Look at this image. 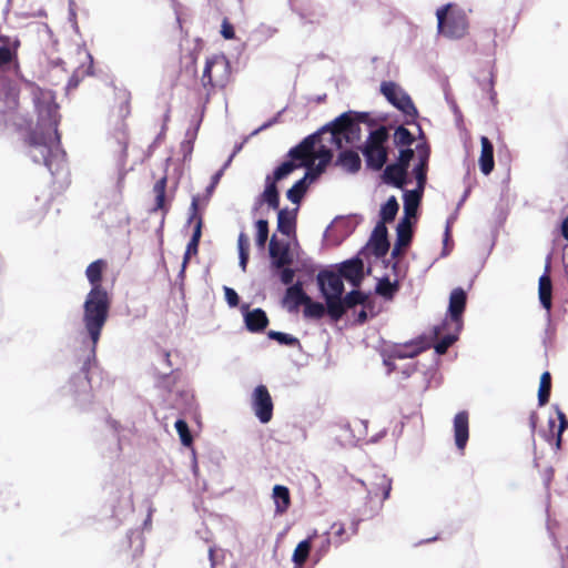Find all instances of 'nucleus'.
Returning <instances> with one entry per match:
<instances>
[{"instance_id": "nucleus-18", "label": "nucleus", "mask_w": 568, "mask_h": 568, "mask_svg": "<svg viewBox=\"0 0 568 568\" xmlns=\"http://www.w3.org/2000/svg\"><path fill=\"white\" fill-rule=\"evenodd\" d=\"M550 261H551V256L548 255V257L546 260L545 272L539 277V282H538L539 301H540L541 306L547 312H550V310L552 307V283H551V278H550Z\"/></svg>"}, {"instance_id": "nucleus-47", "label": "nucleus", "mask_w": 568, "mask_h": 568, "mask_svg": "<svg viewBox=\"0 0 568 568\" xmlns=\"http://www.w3.org/2000/svg\"><path fill=\"white\" fill-rule=\"evenodd\" d=\"M457 341V335L448 334L442 337L434 346L437 354L443 355Z\"/></svg>"}, {"instance_id": "nucleus-45", "label": "nucleus", "mask_w": 568, "mask_h": 568, "mask_svg": "<svg viewBox=\"0 0 568 568\" xmlns=\"http://www.w3.org/2000/svg\"><path fill=\"white\" fill-rule=\"evenodd\" d=\"M256 237L255 242L260 248H264L268 239V222L266 220H258L256 223Z\"/></svg>"}, {"instance_id": "nucleus-59", "label": "nucleus", "mask_w": 568, "mask_h": 568, "mask_svg": "<svg viewBox=\"0 0 568 568\" xmlns=\"http://www.w3.org/2000/svg\"><path fill=\"white\" fill-rule=\"evenodd\" d=\"M179 375L176 374L175 371H172L170 374H164L162 376V379H163V383L164 382H169L170 379H173V382L175 383V381L178 379Z\"/></svg>"}, {"instance_id": "nucleus-62", "label": "nucleus", "mask_w": 568, "mask_h": 568, "mask_svg": "<svg viewBox=\"0 0 568 568\" xmlns=\"http://www.w3.org/2000/svg\"><path fill=\"white\" fill-rule=\"evenodd\" d=\"M223 174V170H220L219 172H216L213 178H212V184H211V187L213 189L220 181L221 176Z\"/></svg>"}, {"instance_id": "nucleus-52", "label": "nucleus", "mask_w": 568, "mask_h": 568, "mask_svg": "<svg viewBox=\"0 0 568 568\" xmlns=\"http://www.w3.org/2000/svg\"><path fill=\"white\" fill-rule=\"evenodd\" d=\"M237 248H239V254H243V253L250 254V240L245 232H241L239 234Z\"/></svg>"}, {"instance_id": "nucleus-48", "label": "nucleus", "mask_w": 568, "mask_h": 568, "mask_svg": "<svg viewBox=\"0 0 568 568\" xmlns=\"http://www.w3.org/2000/svg\"><path fill=\"white\" fill-rule=\"evenodd\" d=\"M557 415H558V419H559V426L557 429L555 446H556V449H560L561 440H562V433L568 428V419H567L565 413L561 410H558Z\"/></svg>"}, {"instance_id": "nucleus-5", "label": "nucleus", "mask_w": 568, "mask_h": 568, "mask_svg": "<svg viewBox=\"0 0 568 568\" xmlns=\"http://www.w3.org/2000/svg\"><path fill=\"white\" fill-rule=\"evenodd\" d=\"M359 123L373 124L367 112H344L329 124L324 131L329 133V143L342 149L344 143H354L361 139Z\"/></svg>"}, {"instance_id": "nucleus-21", "label": "nucleus", "mask_w": 568, "mask_h": 568, "mask_svg": "<svg viewBox=\"0 0 568 568\" xmlns=\"http://www.w3.org/2000/svg\"><path fill=\"white\" fill-rule=\"evenodd\" d=\"M191 211H192L191 219H196V223H195V226H194V231H193L192 237H191V240H190V242H189V244L186 246V252H185V255H184V262H186V260L189 258V256L191 254H196L197 253V247H199L200 239H201V235H202L203 220H202V216L197 214V211H199V197L197 196H194L192 199Z\"/></svg>"}, {"instance_id": "nucleus-60", "label": "nucleus", "mask_w": 568, "mask_h": 568, "mask_svg": "<svg viewBox=\"0 0 568 568\" xmlns=\"http://www.w3.org/2000/svg\"><path fill=\"white\" fill-rule=\"evenodd\" d=\"M537 420H538V416L535 412H532L529 416V424H530L532 432L536 429Z\"/></svg>"}, {"instance_id": "nucleus-49", "label": "nucleus", "mask_w": 568, "mask_h": 568, "mask_svg": "<svg viewBox=\"0 0 568 568\" xmlns=\"http://www.w3.org/2000/svg\"><path fill=\"white\" fill-rule=\"evenodd\" d=\"M17 59V50L7 45L0 47V68L10 64Z\"/></svg>"}, {"instance_id": "nucleus-44", "label": "nucleus", "mask_w": 568, "mask_h": 568, "mask_svg": "<svg viewBox=\"0 0 568 568\" xmlns=\"http://www.w3.org/2000/svg\"><path fill=\"white\" fill-rule=\"evenodd\" d=\"M174 426L180 436L181 443L184 446L190 447L193 444V437L189 429L187 423L184 419H178Z\"/></svg>"}, {"instance_id": "nucleus-12", "label": "nucleus", "mask_w": 568, "mask_h": 568, "mask_svg": "<svg viewBox=\"0 0 568 568\" xmlns=\"http://www.w3.org/2000/svg\"><path fill=\"white\" fill-rule=\"evenodd\" d=\"M251 404L255 416L261 423L266 424L272 419L274 405L265 385H258L254 388Z\"/></svg>"}, {"instance_id": "nucleus-3", "label": "nucleus", "mask_w": 568, "mask_h": 568, "mask_svg": "<svg viewBox=\"0 0 568 568\" xmlns=\"http://www.w3.org/2000/svg\"><path fill=\"white\" fill-rule=\"evenodd\" d=\"M131 114V92L125 89L114 91V103L110 114L113 132L109 138V146L123 165L128 158L129 130L125 119Z\"/></svg>"}, {"instance_id": "nucleus-57", "label": "nucleus", "mask_w": 568, "mask_h": 568, "mask_svg": "<svg viewBox=\"0 0 568 568\" xmlns=\"http://www.w3.org/2000/svg\"><path fill=\"white\" fill-rule=\"evenodd\" d=\"M333 542L332 538L329 537H326L324 540H323V544L320 548V551L322 554H326L328 550H329V547H331V544Z\"/></svg>"}, {"instance_id": "nucleus-22", "label": "nucleus", "mask_w": 568, "mask_h": 568, "mask_svg": "<svg viewBox=\"0 0 568 568\" xmlns=\"http://www.w3.org/2000/svg\"><path fill=\"white\" fill-rule=\"evenodd\" d=\"M373 253L376 257H384L389 251L387 239V227L383 223H377L371 236Z\"/></svg>"}, {"instance_id": "nucleus-29", "label": "nucleus", "mask_w": 568, "mask_h": 568, "mask_svg": "<svg viewBox=\"0 0 568 568\" xmlns=\"http://www.w3.org/2000/svg\"><path fill=\"white\" fill-rule=\"evenodd\" d=\"M272 498L275 504V513L278 515L285 514L291 506V494L286 486L275 485L273 487Z\"/></svg>"}, {"instance_id": "nucleus-61", "label": "nucleus", "mask_w": 568, "mask_h": 568, "mask_svg": "<svg viewBox=\"0 0 568 568\" xmlns=\"http://www.w3.org/2000/svg\"><path fill=\"white\" fill-rule=\"evenodd\" d=\"M366 320H367V313H366V311H365V310H362V311L358 313V315H357L356 322H357L358 324H363V323H365V322H366Z\"/></svg>"}, {"instance_id": "nucleus-7", "label": "nucleus", "mask_w": 568, "mask_h": 568, "mask_svg": "<svg viewBox=\"0 0 568 568\" xmlns=\"http://www.w3.org/2000/svg\"><path fill=\"white\" fill-rule=\"evenodd\" d=\"M326 134L329 136V133L325 132L323 128L321 131L306 136L298 143L303 144L307 141L311 144L304 161L305 164H302V168L307 169V176H311V181H315L325 171L326 166L333 159V152L326 145L321 144L316 148Z\"/></svg>"}, {"instance_id": "nucleus-50", "label": "nucleus", "mask_w": 568, "mask_h": 568, "mask_svg": "<svg viewBox=\"0 0 568 568\" xmlns=\"http://www.w3.org/2000/svg\"><path fill=\"white\" fill-rule=\"evenodd\" d=\"M414 154H415V152L413 149H410L409 146H405L404 149H402L399 151L396 162L408 169L409 163L414 158Z\"/></svg>"}, {"instance_id": "nucleus-17", "label": "nucleus", "mask_w": 568, "mask_h": 568, "mask_svg": "<svg viewBox=\"0 0 568 568\" xmlns=\"http://www.w3.org/2000/svg\"><path fill=\"white\" fill-rule=\"evenodd\" d=\"M242 312L244 316L245 327L251 333H261L270 324L268 317L265 311L262 308L250 310L248 305L245 304L242 306Z\"/></svg>"}, {"instance_id": "nucleus-20", "label": "nucleus", "mask_w": 568, "mask_h": 568, "mask_svg": "<svg viewBox=\"0 0 568 568\" xmlns=\"http://www.w3.org/2000/svg\"><path fill=\"white\" fill-rule=\"evenodd\" d=\"M364 263L361 258H352L341 264L338 274L354 286H359L364 277Z\"/></svg>"}, {"instance_id": "nucleus-2", "label": "nucleus", "mask_w": 568, "mask_h": 568, "mask_svg": "<svg viewBox=\"0 0 568 568\" xmlns=\"http://www.w3.org/2000/svg\"><path fill=\"white\" fill-rule=\"evenodd\" d=\"M111 298L106 291L90 290L83 303V324L92 342L89 357L83 363L81 371L84 374V381L89 385V371L91 364L95 362L97 346L101 332L109 318Z\"/></svg>"}, {"instance_id": "nucleus-28", "label": "nucleus", "mask_w": 568, "mask_h": 568, "mask_svg": "<svg viewBox=\"0 0 568 568\" xmlns=\"http://www.w3.org/2000/svg\"><path fill=\"white\" fill-rule=\"evenodd\" d=\"M357 534V524L352 523L349 529L343 523H334L331 526L329 535L332 536L333 544L339 546L351 539L352 536Z\"/></svg>"}, {"instance_id": "nucleus-34", "label": "nucleus", "mask_w": 568, "mask_h": 568, "mask_svg": "<svg viewBox=\"0 0 568 568\" xmlns=\"http://www.w3.org/2000/svg\"><path fill=\"white\" fill-rule=\"evenodd\" d=\"M166 176L161 178L153 186V192L155 194V205L153 211H162L163 213H168L169 204L166 203Z\"/></svg>"}, {"instance_id": "nucleus-30", "label": "nucleus", "mask_w": 568, "mask_h": 568, "mask_svg": "<svg viewBox=\"0 0 568 568\" xmlns=\"http://www.w3.org/2000/svg\"><path fill=\"white\" fill-rule=\"evenodd\" d=\"M315 536L316 532L297 544L292 556L294 568H303L305 565L312 549L313 538Z\"/></svg>"}, {"instance_id": "nucleus-58", "label": "nucleus", "mask_w": 568, "mask_h": 568, "mask_svg": "<svg viewBox=\"0 0 568 568\" xmlns=\"http://www.w3.org/2000/svg\"><path fill=\"white\" fill-rule=\"evenodd\" d=\"M162 356H163V361L165 362L166 366L169 368H172L173 367V363L171 361V353L168 352V351H163L162 352Z\"/></svg>"}, {"instance_id": "nucleus-55", "label": "nucleus", "mask_w": 568, "mask_h": 568, "mask_svg": "<svg viewBox=\"0 0 568 568\" xmlns=\"http://www.w3.org/2000/svg\"><path fill=\"white\" fill-rule=\"evenodd\" d=\"M564 211H567V214L566 216L564 217V220L561 221V224H560V233L562 235V237L568 241V204L565 205L564 207Z\"/></svg>"}, {"instance_id": "nucleus-11", "label": "nucleus", "mask_w": 568, "mask_h": 568, "mask_svg": "<svg viewBox=\"0 0 568 568\" xmlns=\"http://www.w3.org/2000/svg\"><path fill=\"white\" fill-rule=\"evenodd\" d=\"M367 490L369 499L386 500L392 490V480L381 469L373 467L364 479L358 480Z\"/></svg>"}, {"instance_id": "nucleus-54", "label": "nucleus", "mask_w": 568, "mask_h": 568, "mask_svg": "<svg viewBox=\"0 0 568 568\" xmlns=\"http://www.w3.org/2000/svg\"><path fill=\"white\" fill-rule=\"evenodd\" d=\"M224 294H225V300L231 307H235L239 305L240 297L233 288L225 286Z\"/></svg>"}, {"instance_id": "nucleus-26", "label": "nucleus", "mask_w": 568, "mask_h": 568, "mask_svg": "<svg viewBox=\"0 0 568 568\" xmlns=\"http://www.w3.org/2000/svg\"><path fill=\"white\" fill-rule=\"evenodd\" d=\"M306 301H310V296L304 292L301 282L291 285L286 290L284 304L288 306L290 311L297 310L301 305H304Z\"/></svg>"}, {"instance_id": "nucleus-37", "label": "nucleus", "mask_w": 568, "mask_h": 568, "mask_svg": "<svg viewBox=\"0 0 568 568\" xmlns=\"http://www.w3.org/2000/svg\"><path fill=\"white\" fill-rule=\"evenodd\" d=\"M399 205L395 196H390L381 209V221L378 223H390L395 220Z\"/></svg>"}, {"instance_id": "nucleus-13", "label": "nucleus", "mask_w": 568, "mask_h": 568, "mask_svg": "<svg viewBox=\"0 0 568 568\" xmlns=\"http://www.w3.org/2000/svg\"><path fill=\"white\" fill-rule=\"evenodd\" d=\"M430 347V343L427 337L418 336L415 339L406 342L404 344H396L390 349L389 357L390 358H413L418 356L420 353L425 352Z\"/></svg>"}, {"instance_id": "nucleus-16", "label": "nucleus", "mask_w": 568, "mask_h": 568, "mask_svg": "<svg viewBox=\"0 0 568 568\" xmlns=\"http://www.w3.org/2000/svg\"><path fill=\"white\" fill-rule=\"evenodd\" d=\"M416 152L418 158V163L415 165L413 172L415 174L417 181V189L420 192L424 191L426 180H427V170H428V161L430 156V148L426 142L418 143L416 145Z\"/></svg>"}, {"instance_id": "nucleus-8", "label": "nucleus", "mask_w": 568, "mask_h": 568, "mask_svg": "<svg viewBox=\"0 0 568 568\" xmlns=\"http://www.w3.org/2000/svg\"><path fill=\"white\" fill-rule=\"evenodd\" d=\"M436 16L440 34L449 39H460L466 36L469 23L464 11L446 4L437 10Z\"/></svg>"}, {"instance_id": "nucleus-33", "label": "nucleus", "mask_w": 568, "mask_h": 568, "mask_svg": "<svg viewBox=\"0 0 568 568\" xmlns=\"http://www.w3.org/2000/svg\"><path fill=\"white\" fill-rule=\"evenodd\" d=\"M311 181V176H307V172L305 173L304 178H302L301 180L296 181L286 192V196L287 199L294 203V204H298L303 196L305 195L307 189H308V184H310Z\"/></svg>"}, {"instance_id": "nucleus-39", "label": "nucleus", "mask_w": 568, "mask_h": 568, "mask_svg": "<svg viewBox=\"0 0 568 568\" xmlns=\"http://www.w3.org/2000/svg\"><path fill=\"white\" fill-rule=\"evenodd\" d=\"M551 392V375L549 372H544L540 376V384L538 389V404L544 406L549 402Z\"/></svg>"}, {"instance_id": "nucleus-51", "label": "nucleus", "mask_w": 568, "mask_h": 568, "mask_svg": "<svg viewBox=\"0 0 568 568\" xmlns=\"http://www.w3.org/2000/svg\"><path fill=\"white\" fill-rule=\"evenodd\" d=\"M221 34L226 40H232L235 38L234 27L227 18H224L222 21Z\"/></svg>"}, {"instance_id": "nucleus-42", "label": "nucleus", "mask_w": 568, "mask_h": 568, "mask_svg": "<svg viewBox=\"0 0 568 568\" xmlns=\"http://www.w3.org/2000/svg\"><path fill=\"white\" fill-rule=\"evenodd\" d=\"M304 316L306 318L320 320L326 314L325 306L320 302H314L311 297L310 301L304 303Z\"/></svg>"}, {"instance_id": "nucleus-46", "label": "nucleus", "mask_w": 568, "mask_h": 568, "mask_svg": "<svg viewBox=\"0 0 568 568\" xmlns=\"http://www.w3.org/2000/svg\"><path fill=\"white\" fill-rule=\"evenodd\" d=\"M366 295L357 290H354L346 294V296L343 298L346 308H352L358 304H363L366 301Z\"/></svg>"}, {"instance_id": "nucleus-41", "label": "nucleus", "mask_w": 568, "mask_h": 568, "mask_svg": "<svg viewBox=\"0 0 568 568\" xmlns=\"http://www.w3.org/2000/svg\"><path fill=\"white\" fill-rule=\"evenodd\" d=\"M393 141L397 148H405L410 146L414 143L415 136L409 132L408 129L399 125L394 132Z\"/></svg>"}, {"instance_id": "nucleus-6", "label": "nucleus", "mask_w": 568, "mask_h": 568, "mask_svg": "<svg viewBox=\"0 0 568 568\" xmlns=\"http://www.w3.org/2000/svg\"><path fill=\"white\" fill-rule=\"evenodd\" d=\"M232 69L224 54L207 58L201 77V84L209 100L219 89H224L231 81Z\"/></svg>"}, {"instance_id": "nucleus-15", "label": "nucleus", "mask_w": 568, "mask_h": 568, "mask_svg": "<svg viewBox=\"0 0 568 568\" xmlns=\"http://www.w3.org/2000/svg\"><path fill=\"white\" fill-rule=\"evenodd\" d=\"M317 283L323 296L336 295L342 296L344 292V283L338 273L333 271H321L317 274Z\"/></svg>"}, {"instance_id": "nucleus-9", "label": "nucleus", "mask_w": 568, "mask_h": 568, "mask_svg": "<svg viewBox=\"0 0 568 568\" xmlns=\"http://www.w3.org/2000/svg\"><path fill=\"white\" fill-rule=\"evenodd\" d=\"M388 139V131L385 126L372 131L362 150L366 165L375 171L381 170L387 161V149L385 143Z\"/></svg>"}, {"instance_id": "nucleus-36", "label": "nucleus", "mask_w": 568, "mask_h": 568, "mask_svg": "<svg viewBox=\"0 0 568 568\" xmlns=\"http://www.w3.org/2000/svg\"><path fill=\"white\" fill-rule=\"evenodd\" d=\"M398 290L399 284L397 281L390 282L388 277H383L378 280L375 292L377 295L390 301L394 298Z\"/></svg>"}, {"instance_id": "nucleus-1", "label": "nucleus", "mask_w": 568, "mask_h": 568, "mask_svg": "<svg viewBox=\"0 0 568 568\" xmlns=\"http://www.w3.org/2000/svg\"><path fill=\"white\" fill-rule=\"evenodd\" d=\"M42 125L48 126V131L36 129L29 133L26 143L38 153H32V160L36 163L42 162L51 173L60 169L65 153L60 149V134L58 131L59 114L58 105L48 103L38 110Z\"/></svg>"}, {"instance_id": "nucleus-35", "label": "nucleus", "mask_w": 568, "mask_h": 568, "mask_svg": "<svg viewBox=\"0 0 568 568\" xmlns=\"http://www.w3.org/2000/svg\"><path fill=\"white\" fill-rule=\"evenodd\" d=\"M422 193L419 189L414 191H407L404 194V212L405 217L409 220V217L415 216L417 213V209L420 202Z\"/></svg>"}, {"instance_id": "nucleus-27", "label": "nucleus", "mask_w": 568, "mask_h": 568, "mask_svg": "<svg viewBox=\"0 0 568 568\" xmlns=\"http://www.w3.org/2000/svg\"><path fill=\"white\" fill-rule=\"evenodd\" d=\"M270 255L272 257V266L280 270L292 263L288 247L286 245H280L275 237H272L270 242Z\"/></svg>"}, {"instance_id": "nucleus-23", "label": "nucleus", "mask_w": 568, "mask_h": 568, "mask_svg": "<svg viewBox=\"0 0 568 568\" xmlns=\"http://www.w3.org/2000/svg\"><path fill=\"white\" fill-rule=\"evenodd\" d=\"M108 268V262L99 258L90 263L85 270V276L91 284V290L106 291L102 286L103 273Z\"/></svg>"}, {"instance_id": "nucleus-32", "label": "nucleus", "mask_w": 568, "mask_h": 568, "mask_svg": "<svg viewBox=\"0 0 568 568\" xmlns=\"http://www.w3.org/2000/svg\"><path fill=\"white\" fill-rule=\"evenodd\" d=\"M324 298L326 302V313L333 321H339L347 310L342 296L326 294Z\"/></svg>"}, {"instance_id": "nucleus-31", "label": "nucleus", "mask_w": 568, "mask_h": 568, "mask_svg": "<svg viewBox=\"0 0 568 568\" xmlns=\"http://www.w3.org/2000/svg\"><path fill=\"white\" fill-rule=\"evenodd\" d=\"M361 158L357 152L346 150L339 153L336 164L349 173H356L361 169Z\"/></svg>"}, {"instance_id": "nucleus-4", "label": "nucleus", "mask_w": 568, "mask_h": 568, "mask_svg": "<svg viewBox=\"0 0 568 568\" xmlns=\"http://www.w3.org/2000/svg\"><path fill=\"white\" fill-rule=\"evenodd\" d=\"M310 143L305 141L303 144H297L292 148L287 153V160L278 165L272 174L265 178V189L260 195L257 203H266L270 209H280V192L277 189V182L287 178L296 169L302 168L305 164V158L310 150Z\"/></svg>"}, {"instance_id": "nucleus-40", "label": "nucleus", "mask_w": 568, "mask_h": 568, "mask_svg": "<svg viewBox=\"0 0 568 568\" xmlns=\"http://www.w3.org/2000/svg\"><path fill=\"white\" fill-rule=\"evenodd\" d=\"M397 232V246H408L412 241L413 232L410 222L407 219H403L396 229Z\"/></svg>"}, {"instance_id": "nucleus-53", "label": "nucleus", "mask_w": 568, "mask_h": 568, "mask_svg": "<svg viewBox=\"0 0 568 568\" xmlns=\"http://www.w3.org/2000/svg\"><path fill=\"white\" fill-rule=\"evenodd\" d=\"M280 270H281V272H280L281 282L285 285L292 284L294 281V277H295V271L290 267H285V266Z\"/></svg>"}, {"instance_id": "nucleus-63", "label": "nucleus", "mask_w": 568, "mask_h": 568, "mask_svg": "<svg viewBox=\"0 0 568 568\" xmlns=\"http://www.w3.org/2000/svg\"><path fill=\"white\" fill-rule=\"evenodd\" d=\"M403 247L404 246H397V242H395V245H394L393 251H392V256L393 257L398 256L400 254Z\"/></svg>"}, {"instance_id": "nucleus-25", "label": "nucleus", "mask_w": 568, "mask_h": 568, "mask_svg": "<svg viewBox=\"0 0 568 568\" xmlns=\"http://www.w3.org/2000/svg\"><path fill=\"white\" fill-rule=\"evenodd\" d=\"M481 151L478 160L480 172L489 175L495 168L494 145L487 136L480 138Z\"/></svg>"}, {"instance_id": "nucleus-14", "label": "nucleus", "mask_w": 568, "mask_h": 568, "mask_svg": "<svg viewBox=\"0 0 568 568\" xmlns=\"http://www.w3.org/2000/svg\"><path fill=\"white\" fill-rule=\"evenodd\" d=\"M467 295L462 287L454 288L449 296L448 313L450 322L455 324L459 332L463 326V314L466 308Z\"/></svg>"}, {"instance_id": "nucleus-24", "label": "nucleus", "mask_w": 568, "mask_h": 568, "mask_svg": "<svg viewBox=\"0 0 568 568\" xmlns=\"http://www.w3.org/2000/svg\"><path fill=\"white\" fill-rule=\"evenodd\" d=\"M407 168L395 162L388 164L383 173L384 182L395 187L402 189L407 181Z\"/></svg>"}, {"instance_id": "nucleus-38", "label": "nucleus", "mask_w": 568, "mask_h": 568, "mask_svg": "<svg viewBox=\"0 0 568 568\" xmlns=\"http://www.w3.org/2000/svg\"><path fill=\"white\" fill-rule=\"evenodd\" d=\"M295 226V219L291 215L287 209L278 210L277 213V230L284 235H290Z\"/></svg>"}, {"instance_id": "nucleus-43", "label": "nucleus", "mask_w": 568, "mask_h": 568, "mask_svg": "<svg viewBox=\"0 0 568 568\" xmlns=\"http://www.w3.org/2000/svg\"><path fill=\"white\" fill-rule=\"evenodd\" d=\"M267 336L271 339H274V341H276V342H278L280 344H283V345H287V346H292V347L301 346V342H300V339L297 337H295L293 335H290V334H286V333L276 332V331H270L267 333Z\"/></svg>"}, {"instance_id": "nucleus-10", "label": "nucleus", "mask_w": 568, "mask_h": 568, "mask_svg": "<svg viewBox=\"0 0 568 568\" xmlns=\"http://www.w3.org/2000/svg\"><path fill=\"white\" fill-rule=\"evenodd\" d=\"M381 92L390 104L400 110L406 116L415 120L418 115L413 100L397 83L393 81L382 82Z\"/></svg>"}, {"instance_id": "nucleus-56", "label": "nucleus", "mask_w": 568, "mask_h": 568, "mask_svg": "<svg viewBox=\"0 0 568 568\" xmlns=\"http://www.w3.org/2000/svg\"><path fill=\"white\" fill-rule=\"evenodd\" d=\"M239 257H240V266H241L242 271L245 272L250 254L248 253L239 254Z\"/></svg>"}, {"instance_id": "nucleus-19", "label": "nucleus", "mask_w": 568, "mask_h": 568, "mask_svg": "<svg viewBox=\"0 0 568 568\" xmlns=\"http://www.w3.org/2000/svg\"><path fill=\"white\" fill-rule=\"evenodd\" d=\"M454 438L458 450L463 453L469 438V415L466 410L457 413L454 417Z\"/></svg>"}, {"instance_id": "nucleus-64", "label": "nucleus", "mask_w": 568, "mask_h": 568, "mask_svg": "<svg viewBox=\"0 0 568 568\" xmlns=\"http://www.w3.org/2000/svg\"><path fill=\"white\" fill-rule=\"evenodd\" d=\"M449 236H450V226H449V224H447L446 231H445V244L448 242Z\"/></svg>"}]
</instances>
